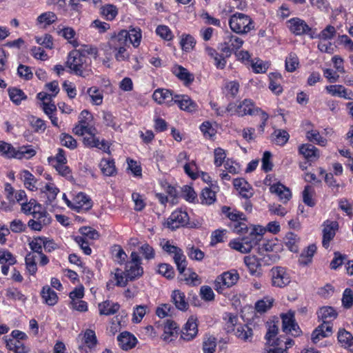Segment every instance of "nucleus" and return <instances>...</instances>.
<instances>
[{
	"label": "nucleus",
	"mask_w": 353,
	"mask_h": 353,
	"mask_svg": "<svg viewBox=\"0 0 353 353\" xmlns=\"http://www.w3.org/2000/svg\"><path fill=\"white\" fill-rule=\"evenodd\" d=\"M279 328L277 325L275 324H272L269 325L268 329L265 339L268 344L273 346H279L280 345V339H276V340H274V338L276 336L278 333Z\"/></svg>",
	"instance_id": "nucleus-38"
},
{
	"label": "nucleus",
	"mask_w": 353,
	"mask_h": 353,
	"mask_svg": "<svg viewBox=\"0 0 353 353\" xmlns=\"http://www.w3.org/2000/svg\"><path fill=\"white\" fill-rule=\"evenodd\" d=\"M84 343L89 347L92 348L97 343L95 332L92 330H87L84 334Z\"/></svg>",
	"instance_id": "nucleus-62"
},
{
	"label": "nucleus",
	"mask_w": 353,
	"mask_h": 353,
	"mask_svg": "<svg viewBox=\"0 0 353 353\" xmlns=\"http://www.w3.org/2000/svg\"><path fill=\"white\" fill-rule=\"evenodd\" d=\"M120 308L117 303H113L110 301H105L99 304V310L100 315L110 316L116 314Z\"/></svg>",
	"instance_id": "nucleus-24"
},
{
	"label": "nucleus",
	"mask_w": 353,
	"mask_h": 353,
	"mask_svg": "<svg viewBox=\"0 0 353 353\" xmlns=\"http://www.w3.org/2000/svg\"><path fill=\"white\" fill-rule=\"evenodd\" d=\"M115 37L117 41H121L123 43H131L134 47H137L141 42V32L139 28H132L129 31L123 30Z\"/></svg>",
	"instance_id": "nucleus-10"
},
{
	"label": "nucleus",
	"mask_w": 353,
	"mask_h": 353,
	"mask_svg": "<svg viewBox=\"0 0 353 353\" xmlns=\"http://www.w3.org/2000/svg\"><path fill=\"white\" fill-rule=\"evenodd\" d=\"M57 20L56 14L53 12H46L38 16L37 25L46 28L55 23Z\"/></svg>",
	"instance_id": "nucleus-29"
},
{
	"label": "nucleus",
	"mask_w": 353,
	"mask_h": 353,
	"mask_svg": "<svg viewBox=\"0 0 353 353\" xmlns=\"http://www.w3.org/2000/svg\"><path fill=\"white\" fill-rule=\"evenodd\" d=\"M38 259V256L35 253H28L25 259L26 268L28 272L34 275L37 271L36 260Z\"/></svg>",
	"instance_id": "nucleus-44"
},
{
	"label": "nucleus",
	"mask_w": 353,
	"mask_h": 353,
	"mask_svg": "<svg viewBox=\"0 0 353 353\" xmlns=\"http://www.w3.org/2000/svg\"><path fill=\"white\" fill-rule=\"evenodd\" d=\"M239 279V275L236 270H232L225 272L218 276L214 281V289L219 293H222L225 288H228L235 285Z\"/></svg>",
	"instance_id": "nucleus-5"
},
{
	"label": "nucleus",
	"mask_w": 353,
	"mask_h": 353,
	"mask_svg": "<svg viewBox=\"0 0 353 353\" xmlns=\"http://www.w3.org/2000/svg\"><path fill=\"white\" fill-rule=\"evenodd\" d=\"M241 109L239 112V117H243L245 115H254L258 114L261 111V108L256 107L254 103L251 99H245L239 102Z\"/></svg>",
	"instance_id": "nucleus-20"
},
{
	"label": "nucleus",
	"mask_w": 353,
	"mask_h": 353,
	"mask_svg": "<svg viewBox=\"0 0 353 353\" xmlns=\"http://www.w3.org/2000/svg\"><path fill=\"white\" fill-rule=\"evenodd\" d=\"M59 190L53 183H47L43 188L41 189V192L45 194L47 197L46 203L48 205L52 204L55 200Z\"/></svg>",
	"instance_id": "nucleus-32"
},
{
	"label": "nucleus",
	"mask_w": 353,
	"mask_h": 353,
	"mask_svg": "<svg viewBox=\"0 0 353 353\" xmlns=\"http://www.w3.org/2000/svg\"><path fill=\"white\" fill-rule=\"evenodd\" d=\"M36 154V150L31 145H23L16 149L15 159H29Z\"/></svg>",
	"instance_id": "nucleus-34"
},
{
	"label": "nucleus",
	"mask_w": 353,
	"mask_h": 353,
	"mask_svg": "<svg viewBox=\"0 0 353 353\" xmlns=\"http://www.w3.org/2000/svg\"><path fill=\"white\" fill-rule=\"evenodd\" d=\"M233 185L239 190L240 194L245 199L250 198L253 193L250 184L243 179H235L233 181Z\"/></svg>",
	"instance_id": "nucleus-23"
},
{
	"label": "nucleus",
	"mask_w": 353,
	"mask_h": 353,
	"mask_svg": "<svg viewBox=\"0 0 353 353\" xmlns=\"http://www.w3.org/2000/svg\"><path fill=\"white\" fill-rule=\"evenodd\" d=\"M299 150L300 154L309 161H313L319 156V150L312 144H303Z\"/></svg>",
	"instance_id": "nucleus-28"
},
{
	"label": "nucleus",
	"mask_w": 353,
	"mask_h": 353,
	"mask_svg": "<svg viewBox=\"0 0 353 353\" xmlns=\"http://www.w3.org/2000/svg\"><path fill=\"white\" fill-rule=\"evenodd\" d=\"M316 251V246L314 244L310 245L306 250H303L300 256L299 261L303 265H307L312 261V258Z\"/></svg>",
	"instance_id": "nucleus-41"
},
{
	"label": "nucleus",
	"mask_w": 353,
	"mask_h": 353,
	"mask_svg": "<svg viewBox=\"0 0 353 353\" xmlns=\"http://www.w3.org/2000/svg\"><path fill=\"white\" fill-rule=\"evenodd\" d=\"M153 99L159 104L167 103L171 105L174 102L175 95L173 96L172 92L167 89H157L152 94Z\"/></svg>",
	"instance_id": "nucleus-16"
},
{
	"label": "nucleus",
	"mask_w": 353,
	"mask_h": 353,
	"mask_svg": "<svg viewBox=\"0 0 353 353\" xmlns=\"http://www.w3.org/2000/svg\"><path fill=\"white\" fill-rule=\"evenodd\" d=\"M130 261L126 262L124 273L127 279L134 281L142 276L143 269L141 267V259L137 252H132Z\"/></svg>",
	"instance_id": "nucleus-4"
},
{
	"label": "nucleus",
	"mask_w": 353,
	"mask_h": 353,
	"mask_svg": "<svg viewBox=\"0 0 353 353\" xmlns=\"http://www.w3.org/2000/svg\"><path fill=\"white\" fill-rule=\"evenodd\" d=\"M30 249L32 250L31 253H35L37 254L42 253V247H43V237L34 238L29 243Z\"/></svg>",
	"instance_id": "nucleus-63"
},
{
	"label": "nucleus",
	"mask_w": 353,
	"mask_h": 353,
	"mask_svg": "<svg viewBox=\"0 0 353 353\" xmlns=\"http://www.w3.org/2000/svg\"><path fill=\"white\" fill-rule=\"evenodd\" d=\"M17 262L16 259L8 250H0V263L4 265L8 263V265H14Z\"/></svg>",
	"instance_id": "nucleus-59"
},
{
	"label": "nucleus",
	"mask_w": 353,
	"mask_h": 353,
	"mask_svg": "<svg viewBox=\"0 0 353 353\" xmlns=\"http://www.w3.org/2000/svg\"><path fill=\"white\" fill-rule=\"evenodd\" d=\"M87 92L91 98L92 103L94 105H99L102 103L103 97L98 88L94 86L88 88Z\"/></svg>",
	"instance_id": "nucleus-49"
},
{
	"label": "nucleus",
	"mask_w": 353,
	"mask_h": 353,
	"mask_svg": "<svg viewBox=\"0 0 353 353\" xmlns=\"http://www.w3.org/2000/svg\"><path fill=\"white\" fill-rule=\"evenodd\" d=\"M7 346L9 350L15 353H26L27 352L26 347L19 340L9 339L7 341Z\"/></svg>",
	"instance_id": "nucleus-51"
},
{
	"label": "nucleus",
	"mask_w": 353,
	"mask_h": 353,
	"mask_svg": "<svg viewBox=\"0 0 353 353\" xmlns=\"http://www.w3.org/2000/svg\"><path fill=\"white\" fill-rule=\"evenodd\" d=\"M174 103H176L180 109L192 112H195L197 108V104L193 101L188 95H175Z\"/></svg>",
	"instance_id": "nucleus-17"
},
{
	"label": "nucleus",
	"mask_w": 353,
	"mask_h": 353,
	"mask_svg": "<svg viewBox=\"0 0 353 353\" xmlns=\"http://www.w3.org/2000/svg\"><path fill=\"white\" fill-rule=\"evenodd\" d=\"M336 34V28L333 26L328 25L319 33V39L322 41H329L332 39Z\"/></svg>",
	"instance_id": "nucleus-52"
},
{
	"label": "nucleus",
	"mask_w": 353,
	"mask_h": 353,
	"mask_svg": "<svg viewBox=\"0 0 353 353\" xmlns=\"http://www.w3.org/2000/svg\"><path fill=\"white\" fill-rule=\"evenodd\" d=\"M101 14L107 20H113L117 14V8L111 4H108L105 6L101 7Z\"/></svg>",
	"instance_id": "nucleus-53"
},
{
	"label": "nucleus",
	"mask_w": 353,
	"mask_h": 353,
	"mask_svg": "<svg viewBox=\"0 0 353 353\" xmlns=\"http://www.w3.org/2000/svg\"><path fill=\"white\" fill-rule=\"evenodd\" d=\"M244 262L248 268L250 274H254L261 270V261L254 255L246 256L244 257Z\"/></svg>",
	"instance_id": "nucleus-31"
},
{
	"label": "nucleus",
	"mask_w": 353,
	"mask_h": 353,
	"mask_svg": "<svg viewBox=\"0 0 353 353\" xmlns=\"http://www.w3.org/2000/svg\"><path fill=\"white\" fill-rule=\"evenodd\" d=\"M307 139L313 143H315L321 146H324L327 143V139L323 137L316 130L308 131L306 134Z\"/></svg>",
	"instance_id": "nucleus-48"
},
{
	"label": "nucleus",
	"mask_w": 353,
	"mask_h": 353,
	"mask_svg": "<svg viewBox=\"0 0 353 353\" xmlns=\"http://www.w3.org/2000/svg\"><path fill=\"white\" fill-rule=\"evenodd\" d=\"M201 203L211 205L216 201L215 192L212 191L210 188L203 189L201 196Z\"/></svg>",
	"instance_id": "nucleus-46"
},
{
	"label": "nucleus",
	"mask_w": 353,
	"mask_h": 353,
	"mask_svg": "<svg viewBox=\"0 0 353 353\" xmlns=\"http://www.w3.org/2000/svg\"><path fill=\"white\" fill-rule=\"evenodd\" d=\"M273 301L274 299L269 297L258 301L255 304L256 310L259 312H266L272 307Z\"/></svg>",
	"instance_id": "nucleus-54"
},
{
	"label": "nucleus",
	"mask_w": 353,
	"mask_h": 353,
	"mask_svg": "<svg viewBox=\"0 0 353 353\" xmlns=\"http://www.w3.org/2000/svg\"><path fill=\"white\" fill-rule=\"evenodd\" d=\"M21 176L23 181L24 185L27 189L31 191H34L37 189L36 187L37 180L34 175L28 170L22 171Z\"/></svg>",
	"instance_id": "nucleus-37"
},
{
	"label": "nucleus",
	"mask_w": 353,
	"mask_h": 353,
	"mask_svg": "<svg viewBox=\"0 0 353 353\" xmlns=\"http://www.w3.org/2000/svg\"><path fill=\"white\" fill-rule=\"evenodd\" d=\"M282 329L285 333L291 334L292 336H297L301 332L298 324L295 322L294 314L289 312L281 315Z\"/></svg>",
	"instance_id": "nucleus-12"
},
{
	"label": "nucleus",
	"mask_w": 353,
	"mask_h": 353,
	"mask_svg": "<svg viewBox=\"0 0 353 353\" xmlns=\"http://www.w3.org/2000/svg\"><path fill=\"white\" fill-rule=\"evenodd\" d=\"M32 219H30L28 225L32 230L41 231L43 227L50 224L52 218L49 213L44 209L32 211Z\"/></svg>",
	"instance_id": "nucleus-6"
},
{
	"label": "nucleus",
	"mask_w": 353,
	"mask_h": 353,
	"mask_svg": "<svg viewBox=\"0 0 353 353\" xmlns=\"http://www.w3.org/2000/svg\"><path fill=\"white\" fill-rule=\"evenodd\" d=\"M338 341L341 346L353 352V336L345 329H340L338 332Z\"/></svg>",
	"instance_id": "nucleus-25"
},
{
	"label": "nucleus",
	"mask_w": 353,
	"mask_h": 353,
	"mask_svg": "<svg viewBox=\"0 0 353 353\" xmlns=\"http://www.w3.org/2000/svg\"><path fill=\"white\" fill-rule=\"evenodd\" d=\"M284 243L291 252H298L299 238L296 234L293 232L287 233L284 237Z\"/></svg>",
	"instance_id": "nucleus-30"
},
{
	"label": "nucleus",
	"mask_w": 353,
	"mask_h": 353,
	"mask_svg": "<svg viewBox=\"0 0 353 353\" xmlns=\"http://www.w3.org/2000/svg\"><path fill=\"white\" fill-rule=\"evenodd\" d=\"M314 192V188L311 185H306L303 191V202L310 207H313L315 205V201L312 199Z\"/></svg>",
	"instance_id": "nucleus-55"
},
{
	"label": "nucleus",
	"mask_w": 353,
	"mask_h": 353,
	"mask_svg": "<svg viewBox=\"0 0 353 353\" xmlns=\"http://www.w3.org/2000/svg\"><path fill=\"white\" fill-rule=\"evenodd\" d=\"M318 316L323 321H332L337 316V313L332 307H323L318 312Z\"/></svg>",
	"instance_id": "nucleus-36"
},
{
	"label": "nucleus",
	"mask_w": 353,
	"mask_h": 353,
	"mask_svg": "<svg viewBox=\"0 0 353 353\" xmlns=\"http://www.w3.org/2000/svg\"><path fill=\"white\" fill-rule=\"evenodd\" d=\"M339 224L336 221L327 220L323 223L322 244L325 248L330 246V242L334 239Z\"/></svg>",
	"instance_id": "nucleus-13"
},
{
	"label": "nucleus",
	"mask_w": 353,
	"mask_h": 353,
	"mask_svg": "<svg viewBox=\"0 0 353 353\" xmlns=\"http://www.w3.org/2000/svg\"><path fill=\"white\" fill-rule=\"evenodd\" d=\"M176 327V323L174 321L168 320L163 328V334L162 337L164 341H172L171 338L174 334Z\"/></svg>",
	"instance_id": "nucleus-47"
},
{
	"label": "nucleus",
	"mask_w": 353,
	"mask_h": 353,
	"mask_svg": "<svg viewBox=\"0 0 353 353\" xmlns=\"http://www.w3.org/2000/svg\"><path fill=\"white\" fill-rule=\"evenodd\" d=\"M163 249L169 254H174L173 259L177 267V269L181 274H183L187 266L185 256L183 253L181 248L171 245L169 241H167L163 246Z\"/></svg>",
	"instance_id": "nucleus-7"
},
{
	"label": "nucleus",
	"mask_w": 353,
	"mask_h": 353,
	"mask_svg": "<svg viewBox=\"0 0 353 353\" xmlns=\"http://www.w3.org/2000/svg\"><path fill=\"white\" fill-rule=\"evenodd\" d=\"M290 31L296 35H302L310 30L305 21L299 18H293L288 21Z\"/></svg>",
	"instance_id": "nucleus-19"
},
{
	"label": "nucleus",
	"mask_w": 353,
	"mask_h": 353,
	"mask_svg": "<svg viewBox=\"0 0 353 353\" xmlns=\"http://www.w3.org/2000/svg\"><path fill=\"white\" fill-rule=\"evenodd\" d=\"M272 285L276 288H284L288 285L291 279L284 268L275 267L271 270Z\"/></svg>",
	"instance_id": "nucleus-11"
},
{
	"label": "nucleus",
	"mask_w": 353,
	"mask_h": 353,
	"mask_svg": "<svg viewBox=\"0 0 353 353\" xmlns=\"http://www.w3.org/2000/svg\"><path fill=\"white\" fill-rule=\"evenodd\" d=\"M236 336L245 341H248L252 336V330L247 325H240L237 327L235 332Z\"/></svg>",
	"instance_id": "nucleus-50"
},
{
	"label": "nucleus",
	"mask_w": 353,
	"mask_h": 353,
	"mask_svg": "<svg viewBox=\"0 0 353 353\" xmlns=\"http://www.w3.org/2000/svg\"><path fill=\"white\" fill-rule=\"evenodd\" d=\"M243 43V41L239 37L230 34L225 37L224 41L219 46V50L226 57H230L232 52H235Z\"/></svg>",
	"instance_id": "nucleus-8"
},
{
	"label": "nucleus",
	"mask_w": 353,
	"mask_h": 353,
	"mask_svg": "<svg viewBox=\"0 0 353 353\" xmlns=\"http://www.w3.org/2000/svg\"><path fill=\"white\" fill-rule=\"evenodd\" d=\"M60 140L61 144L70 149H74L77 146V141L70 134L63 133L61 134Z\"/></svg>",
	"instance_id": "nucleus-61"
},
{
	"label": "nucleus",
	"mask_w": 353,
	"mask_h": 353,
	"mask_svg": "<svg viewBox=\"0 0 353 353\" xmlns=\"http://www.w3.org/2000/svg\"><path fill=\"white\" fill-rule=\"evenodd\" d=\"M91 60L80 50L71 51L68 57L66 66L75 75L87 77L92 74Z\"/></svg>",
	"instance_id": "nucleus-2"
},
{
	"label": "nucleus",
	"mask_w": 353,
	"mask_h": 353,
	"mask_svg": "<svg viewBox=\"0 0 353 353\" xmlns=\"http://www.w3.org/2000/svg\"><path fill=\"white\" fill-rule=\"evenodd\" d=\"M41 296L48 305H54L57 303L58 296L57 293L48 285L43 288Z\"/></svg>",
	"instance_id": "nucleus-33"
},
{
	"label": "nucleus",
	"mask_w": 353,
	"mask_h": 353,
	"mask_svg": "<svg viewBox=\"0 0 353 353\" xmlns=\"http://www.w3.org/2000/svg\"><path fill=\"white\" fill-rule=\"evenodd\" d=\"M156 33L166 41H171L173 38L172 32L167 26L160 25L157 26Z\"/></svg>",
	"instance_id": "nucleus-58"
},
{
	"label": "nucleus",
	"mask_w": 353,
	"mask_h": 353,
	"mask_svg": "<svg viewBox=\"0 0 353 353\" xmlns=\"http://www.w3.org/2000/svg\"><path fill=\"white\" fill-rule=\"evenodd\" d=\"M234 232L239 234H244L249 233L252 227L248 228L245 221H240L239 222H234L233 225H230Z\"/></svg>",
	"instance_id": "nucleus-57"
},
{
	"label": "nucleus",
	"mask_w": 353,
	"mask_h": 353,
	"mask_svg": "<svg viewBox=\"0 0 353 353\" xmlns=\"http://www.w3.org/2000/svg\"><path fill=\"white\" fill-rule=\"evenodd\" d=\"M189 216L188 213L181 210L174 211L168 218L165 225L169 229L174 230L181 227H183L188 223Z\"/></svg>",
	"instance_id": "nucleus-9"
},
{
	"label": "nucleus",
	"mask_w": 353,
	"mask_h": 353,
	"mask_svg": "<svg viewBox=\"0 0 353 353\" xmlns=\"http://www.w3.org/2000/svg\"><path fill=\"white\" fill-rule=\"evenodd\" d=\"M117 340L119 345L123 350H128L134 347L137 343V338L128 332H121L118 336Z\"/></svg>",
	"instance_id": "nucleus-18"
},
{
	"label": "nucleus",
	"mask_w": 353,
	"mask_h": 353,
	"mask_svg": "<svg viewBox=\"0 0 353 353\" xmlns=\"http://www.w3.org/2000/svg\"><path fill=\"white\" fill-rule=\"evenodd\" d=\"M198 333V325L196 323V319L191 316L188 319L187 323L181 330V337L185 341L192 340Z\"/></svg>",
	"instance_id": "nucleus-14"
},
{
	"label": "nucleus",
	"mask_w": 353,
	"mask_h": 353,
	"mask_svg": "<svg viewBox=\"0 0 353 353\" xmlns=\"http://www.w3.org/2000/svg\"><path fill=\"white\" fill-rule=\"evenodd\" d=\"M111 48L117 51L115 58L119 61H125L129 57V54L127 52L125 47L128 46L126 43H123L121 41H117V37H112L110 42Z\"/></svg>",
	"instance_id": "nucleus-15"
},
{
	"label": "nucleus",
	"mask_w": 353,
	"mask_h": 353,
	"mask_svg": "<svg viewBox=\"0 0 353 353\" xmlns=\"http://www.w3.org/2000/svg\"><path fill=\"white\" fill-rule=\"evenodd\" d=\"M281 76L280 74L272 73L270 77L269 88L275 94H279L282 92L283 89L280 83Z\"/></svg>",
	"instance_id": "nucleus-43"
},
{
	"label": "nucleus",
	"mask_w": 353,
	"mask_h": 353,
	"mask_svg": "<svg viewBox=\"0 0 353 353\" xmlns=\"http://www.w3.org/2000/svg\"><path fill=\"white\" fill-rule=\"evenodd\" d=\"M100 166L102 172L106 176H113L116 174V168L113 160L103 159Z\"/></svg>",
	"instance_id": "nucleus-39"
},
{
	"label": "nucleus",
	"mask_w": 353,
	"mask_h": 353,
	"mask_svg": "<svg viewBox=\"0 0 353 353\" xmlns=\"http://www.w3.org/2000/svg\"><path fill=\"white\" fill-rule=\"evenodd\" d=\"M172 71L173 74L179 79L183 81L185 85L192 83L194 81V76L188 70L181 65H174Z\"/></svg>",
	"instance_id": "nucleus-26"
},
{
	"label": "nucleus",
	"mask_w": 353,
	"mask_h": 353,
	"mask_svg": "<svg viewBox=\"0 0 353 353\" xmlns=\"http://www.w3.org/2000/svg\"><path fill=\"white\" fill-rule=\"evenodd\" d=\"M171 299L176 308L179 310L186 311L188 309V302L185 299V294L181 291L179 290H174Z\"/></svg>",
	"instance_id": "nucleus-22"
},
{
	"label": "nucleus",
	"mask_w": 353,
	"mask_h": 353,
	"mask_svg": "<svg viewBox=\"0 0 353 353\" xmlns=\"http://www.w3.org/2000/svg\"><path fill=\"white\" fill-rule=\"evenodd\" d=\"M265 231V230L261 226H252L248 236H243L241 241L230 242V246L241 253H248L257 245H259V252H261L262 249L268 251L269 250L268 245L261 243Z\"/></svg>",
	"instance_id": "nucleus-1"
},
{
	"label": "nucleus",
	"mask_w": 353,
	"mask_h": 353,
	"mask_svg": "<svg viewBox=\"0 0 353 353\" xmlns=\"http://www.w3.org/2000/svg\"><path fill=\"white\" fill-rule=\"evenodd\" d=\"M58 33L68 40L70 43L72 44L74 46H77V41L73 39L76 35V32L72 28L63 27L60 28Z\"/></svg>",
	"instance_id": "nucleus-45"
},
{
	"label": "nucleus",
	"mask_w": 353,
	"mask_h": 353,
	"mask_svg": "<svg viewBox=\"0 0 353 353\" xmlns=\"http://www.w3.org/2000/svg\"><path fill=\"white\" fill-rule=\"evenodd\" d=\"M114 279L116 280V285L119 287H125L127 285L130 279H127L124 271H122L119 268H117L114 272Z\"/></svg>",
	"instance_id": "nucleus-60"
},
{
	"label": "nucleus",
	"mask_w": 353,
	"mask_h": 353,
	"mask_svg": "<svg viewBox=\"0 0 353 353\" xmlns=\"http://www.w3.org/2000/svg\"><path fill=\"white\" fill-rule=\"evenodd\" d=\"M10 100L16 105H19L22 100L27 98L26 94L21 89L11 88L8 89Z\"/></svg>",
	"instance_id": "nucleus-40"
},
{
	"label": "nucleus",
	"mask_w": 353,
	"mask_h": 353,
	"mask_svg": "<svg viewBox=\"0 0 353 353\" xmlns=\"http://www.w3.org/2000/svg\"><path fill=\"white\" fill-rule=\"evenodd\" d=\"M270 190L272 193H275L283 203H287L292 196L290 189L279 183L271 185Z\"/></svg>",
	"instance_id": "nucleus-21"
},
{
	"label": "nucleus",
	"mask_w": 353,
	"mask_h": 353,
	"mask_svg": "<svg viewBox=\"0 0 353 353\" xmlns=\"http://www.w3.org/2000/svg\"><path fill=\"white\" fill-rule=\"evenodd\" d=\"M92 207V201L84 193H79L74 199V208L80 210H89Z\"/></svg>",
	"instance_id": "nucleus-27"
},
{
	"label": "nucleus",
	"mask_w": 353,
	"mask_h": 353,
	"mask_svg": "<svg viewBox=\"0 0 353 353\" xmlns=\"http://www.w3.org/2000/svg\"><path fill=\"white\" fill-rule=\"evenodd\" d=\"M229 25L231 30L238 34H246L254 28L251 18L243 13H236L231 16Z\"/></svg>",
	"instance_id": "nucleus-3"
},
{
	"label": "nucleus",
	"mask_w": 353,
	"mask_h": 353,
	"mask_svg": "<svg viewBox=\"0 0 353 353\" xmlns=\"http://www.w3.org/2000/svg\"><path fill=\"white\" fill-rule=\"evenodd\" d=\"M343 305L345 308H350L353 305V292L350 288H346L342 298Z\"/></svg>",
	"instance_id": "nucleus-64"
},
{
	"label": "nucleus",
	"mask_w": 353,
	"mask_h": 353,
	"mask_svg": "<svg viewBox=\"0 0 353 353\" xmlns=\"http://www.w3.org/2000/svg\"><path fill=\"white\" fill-rule=\"evenodd\" d=\"M272 141L279 145H284L289 140L290 135L285 130H275L272 134Z\"/></svg>",
	"instance_id": "nucleus-35"
},
{
	"label": "nucleus",
	"mask_w": 353,
	"mask_h": 353,
	"mask_svg": "<svg viewBox=\"0 0 353 353\" xmlns=\"http://www.w3.org/2000/svg\"><path fill=\"white\" fill-rule=\"evenodd\" d=\"M0 154L8 159H15L16 148L10 143L0 141Z\"/></svg>",
	"instance_id": "nucleus-42"
},
{
	"label": "nucleus",
	"mask_w": 353,
	"mask_h": 353,
	"mask_svg": "<svg viewBox=\"0 0 353 353\" xmlns=\"http://www.w3.org/2000/svg\"><path fill=\"white\" fill-rule=\"evenodd\" d=\"M299 65V59L296 54L290 53L285 59V68L288 72H294Z\"/></svg>",
	"instance_id": "nucleus-56"
}]
</instances>
